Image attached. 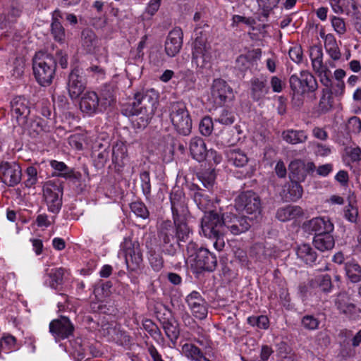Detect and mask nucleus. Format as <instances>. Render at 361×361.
I'll return each mask as SVG.
<instances>
[{"label": "nucleus", "instance_id": "obj_32", "mask_svg": "<svg viewBox=\"0 0 361 361\" xmlns=\"http://www.w3.org/2000/svg\"><path fill=\"white\" fill-rule=\"evenodd\" d=\"M283 193L286 201L295 202L302 197V188L299 182L291 180L289 184L285 185Z\"/></svg>", "mask_w": 361, "mask_h": 361}, {"label": "nucleus", "instance_id": "obj_49", "mask_svg": "<svg viewBox=\"0 0 361 361\" xmlns=\"http://www.w3.org/2000/svg\"><path fill=\"white\" fill-rule=\"evenodd\" d=\"M165 332L171 341L176 342L179 337L180 330L178 324H173L171 322L168 323L164 326Z\"/></svg>", "mask_w": 361, "mask_h": 361}, {"label": "nucleus", "instance_id": "obj_16", "mask_svg": "<svg viewBox=\"0 0 361 361\" xmlns=\"http://www.w3.org/2000/svg\"><path fill=\"white\" fill-rule=\"evenodd\" d=\"M74 326L70 319L64 316L52 320L49 324V331L56 340H63L71 336Z\"/></svg>", "mask_w": 361, "mask_h": 361}, {"label": "nucleus", "instance_id": "obj_4", "mask_svg": "<svg viewBox=\"0 0 361 361\" xmlns=\"http://www.w3.org/2000/svg\"><path fill=\"white\" fill-rule=\"evenodd\" d=\"M32 68L37 82L42 86H48L54 78L56 61L52 55L38 51L32 59Z\"/></svg>", "mask_w": 361, "mask_h": 361}, {"label": "nucleus", "instance_id": "obj_13", "mask_svg": "<svg viewBox=\"0 0 361 361\" xmlns=\"http://www.w3.org/2000/svg\"><path fill=\"white\" fill-rule=\"evenodd\" d=\"M82 69L76 66L72 68L68 78L67 88L72 99H78L86 88V80Z\"/></svg>", "mask_w": 361, "mask_h": 361}, {"label": "nucleus", "instance_id": "obj_42", "mask_svg": "<svg viewBox=\"0 0 361 361\" xmlns=\"http://www.w3.org/2000/svg\"><path fill=\"white\" fill-rule=\"evenodd\" d=\"M346 274L350 281L356 283L361 279V268L357 264H348L345 267Z\"/></svg>", "mask_w": 361, "mask_h": 361}, {"label": "nucleus", "instance_id": "obj_48", "mask_svg": "<svg viewBox=\"0 0 361 361\" xmlns=\"http://www.w3.org/2000/svg\"><path fill=\"white\" fill-rule=\"evenodd\" d=\"M126 147L123 144H116L112 148V160L118 163L122 161L126 156Z\"/></svg>", "mask_w": 361, "mask_h": 361}, {"label": "nucleus", "instance_id": "obj_8", "mask_svg": "<svg viewBox=\"0 0 361 361\" xmlns=\"http://www.w3.org/2000/svg\"><path fill=\"white\" fill-rule=\"evenodd\" d=\"M158 93L154 89L142 90L134 95V101L127 106L140 112L154 114L158 101Z\"/></svg>", "mask_w": 361, "mask_h": 361}, {"label": "nucleus", "instance_id": "obj_21", "mask_svg": "<svg viewBox=\"0 0 361 361\" xmlns=\"http://www.w3.org/2000/svg\"><path fill=\"white\" fill-rule=\"evenodd\" d=\"M171 210L173 213V224L176 226V235L177 240H179V228L180 227V219L179 208L180 207V190L179 187L175 186L170 195Z\"/></svg>", "mask_w": 361, "mask_h": 361}, {"label": "nucleus", "instance_id": "obj_23", "mask_svg": "<svg viewBox=\"0 0 361 361\" xmlns=\"http://www.w3.org/2000/svg\"><path fill=\"white\" fill-rule=\"evenodd\" d=\"M124 114L128 116H133L131 120L132 125L134 128L142 130L147 127L149 121L152 119L154 114H148L146 112H140L132 109L130 108H126Z\"/></svg>", "mask_w": 361, "mask_h": 361}, {"label": "nucleus", "instance_id": "obj_1", "mask_svg": "<svg viewBox=\"0 0 361 361\" xmlns=\"http://www.w3.org/2000/svg\"><path fill=\"white\" fill-rule=\"evenodd\" d=\"M194 200L198 207L204 212L201 220L202 232L213 242L214 247L219 251L224 247V236L228 233L239 235L248 231L251 226L250 220L253 217L248 218L231 213L220 216L214 211L213 198L207 194L197 192L195 194Z\"/></svg>", "mask_w": 361, "mask_h": 361}, {"label": "nucleus", "instance_id": "obj_47", "mask_svg": "<svg viewBox=\"0 0 361 361\" xmlns=\"http://www.w3.org/2000/svg\"><path fill=\"white\" fill-rule=\"evenodd\" d=\"M198 178L203 187L210 189L214 183L215 175L212 171H206L202 173L200 176H198Z\"/></svg>", "mask_w": 361, "mask_h": 361}, {"label": "nucleus", "instance_id": "obj_53", "mask_svg": "<svg viewBox=\"0 0 361 361\" xmlns=\"http://www.w3.org/2000/svg\"><path fill=\"white\" fill-rule=\"evenodd\" d=\"M351 20L355 30L361 34V7L353 6Z\"/></svg>", "mask_w": 361, "mask_h": 361}, {"label": "nucleus", "instance_id": "obj_31", "mask_svg": "<svg viewBox=\"0 0 361 361\" xmlns=\"http://www.w3.org/2000/svg\"><path fill=\"white\" fill-rule=\"evenodd\" d=\"M50 165L54 169L60 172L58 176L75 180L80 179L82 176L80 172H75L73 169L68 168L63 162L52 160L50 161Z\"/></svg>", "mask_w": 361, "mask_h": 361}, {"label": "nucleus", "instance_id": "obj_57", "mask_svg": "<svg viewBox=\"0 0 361 361\" xmlns=\"http://www.w3.org/2000/svg\"><path fill=\"white\" fill-rule=\"evenodd\" d=\"M193 222V220L190 218V219H187L186 222L182 221V240L185 237L187 239L190 238V235H192V228L193 226L192 225V223Z\"/></svg>", "mask_w": 361, "mask_h": 361}, {"label": "nucleus", "instance_id": "obj_12", "mask_svg": "<svg viewBox=\"0 0 361 361\" xmlns=\"http://www.w3.org/2000/svg\"><path fill=\"white\" fill-rule=\"evenodd\" d=\"M234 93L233 89L223 80H214L211 89L209 99L216 106H221L226 102L233 100Z\"/></svg>", "mask_w": 361, "mask_h": 361}, {"label": "nucleus", "instance_id": "obj_11", "mask_svg": "<svg viewBox=\"0 0 361 361\" xmlns=\"http://www.w3.org/2000/svg\"><path fill=\"white\" fill-rule=\"evenodd\" d=\"M235 207L238 210L254 215L256 218L261 212V200L255 192L246 191L235 199Z\"/></svg>", "mask_w": 361, "mask_h": 361}, {"label": "nucleus", "instance_id": "obj_51", "mask_svg": "<svg viewBox=\"0 0 361 361\" xmlns=\"http://www.w3.org/2000/svg\"><path fill=\"white\" fill-rule=\"evenodd\" d=\"M186 303L190 308L191 311L200 305L204 302L203 299L200 297L199 293L194 291L188 295L185 299Z\"/></svg>", "mask_w": 361, "mask_h": 361}, {"label": "nucleus", "instance_id": "obj_62", "mask_svg": "<svg viewBox=\"0 0 361 361\" xmlns=\"http://www.w3.org/2000/svg\"><path fill=\"white\" fill-rule=\"evenodd\" d=\"M192 313L196 318L199 319H204L207 314V309L205 305V302L197 305L196 308L192 310Z\"/></svg>", "mask_w": 361, "mask_h": 361}, {"label": "nucleus", "instance_id": "obj_5", "mask_svg": "<svg viewBox=\"0 0 361 361\" xmlns=\"http://www.w3.org/2000/svg\"><path fill=\"white\" fill-rule=\"evenodd\" d=\"M293 103L300 106L302 103V97L310 92H314L318 87L315 78L308 71H301L300 75H292L289 78Z\"/></svg>", "mask_w": 361, "mask_h": 361}, {"label": "nucleus", "instance_id": "obj_56", "mask_svg": "<svg viewBox=\"0 0 361 361\" xmlns=\"http://www.w3.org/2000/svg\"><path fill=\"white\" fill-rule=\"evenodd\" d=\"M142 188L145 194H149L151 190L150 178L149 172L145 171L140 173Z\"/></svg>", "mask_w": 361, "mask_h": 361}, {"label": "nucleus", "instance_id": "obj_7", "mask_svg": "<svg viewBox=\"0 0 361 361\" xmlns=\"http://www.w3.org/2000/svg\"><path fill=\"white\" fill-rule=\"evenodd\" d=\"M209 27L207 23H201L195 30V39L192 51V59L197 66L204 67L209 60V56L207 51V33L202 29Z\"/></svg>", "mask_w": 361, "mask_h": 361}, {"label": "nucleus", "instance_id": "obj_64", "mask_svg": "<svg viewBox=\"0 0 361 361\" xmlns=\"http://www.w3.org/2000/svg\"><path fill=\"white\" fill-rule=\"evenodd\" d=\"M357 215V209L353 207L351 204H349L347 209L345 210V217L350 222H355Z\"/></svg>", "mask_w": 361, "mask_h": 361}, {"label": "nucleus", "instance_id": "obj_24", "mask_svg": "<svg viewBox=\"0 0 361 361\" xmlns=\"http://www.w3.org/2000/svg\"><path fill=\"white\" fill-rule=\"evenodd\" d=\"M180 49V30H171L165 43V50L169 56H174Z\"/></svg>", "mask_w": 361, "mask_h": 361}, {"label": "nucleus", "instance_id": "obj_17", "mask_svg": "<svg viewBox=\"0 0 361 361\" xmlns=\"http://www.w3.org/2000/svg\"><path fill=\"white\" fill-rule=\"evenodd\" d=\"M102 334L108 341L114 342L118 345L126 346L130 343V336L121 329L120 326L116 324L103 326Z\"/></svg>", "mask_w": 361, "mask_h": 361}, {"label": "nucleus", "instance_id": "obj_18", "mask_svg": "<svg viewBox=\"0 0 361 361\" xmlns=\"http://www.w3.org/2000/svg\"><path fill=\"white\" fill-rule=\"evenodd\" d=\"M302 227L306 232H314L316 235L331 233L334 228L333 223L326 217L313 218L305 222Z\"/></svg>", "mask_w": 361, "mask_h": 361}, {"label": "nucleus", "instance_id": "obj_52", "mask_svg": "<svg viewBox=\"0 0 361 361\" xmlns=\"http://www.w3.org/2000/svg\"><path fill=\"white\" fill-rule=\"evenodd\" d=\"M26 176L27 178L25 179L24 184L27 188H31L34 185L36 184L37 178V171L35 167L34 166H29L26 169Z\"/></svg>", "mask_w": 361, "mask_h": 361}, {"label": "nucleus", "instance_id": "obj_37", "mask_svg": "<svg viewBox=\"0 0 361 361\" xmlns=\"http://www.w3.org/2000/svg\"><path fill=\"white\" fill-rule=\"evenodd\" d=\"M101 105L104 106H111L115 101L114 91L112 86L104 85L100 91Z\"/></svg>", "mask_w": 361, "mask_h": 361}, {"label": "nucleus", "instance_id": "obj_34", "mask_svg": "<svg viewBox=\"0 0 361 361\" xmlns=\"http://www.w3.org/2000/svg\"><path fill=\"white\" fill-rule=\"evenodd\" d=\"M260 55V49L253 50L246 55H240L236 59L235 66L241 71H245L249 68L250 60L252 59H259Z\"/></svg>", "mask_w": 361, "mask_h": 361}, {"label": "nucleus", "instance_id": "obj_19", "mask_svg": "<svg viewBox=\"0 0 361 361\" xmlns=\"http://www.w3.org/2000/svg\"><path fill=\"white\" fill-rule=\"evenodd\" d=\"M335 305L340 313L351 316L356 312V305L353 300L346 292L339 293L335 299Z\"/></svg>", "mask_w": 361, "mask_h": 361}, {"label": "nucleus", "instance_id": "obj_30", "mask_svg": "<svg viewBox=\"0 0 361 361\" xmlns=\"http://www.w3.org/2000/svg\"><path fill=\"white\" fill-rule=\"evenodd\" d=\"M290 178L296 182L304 181L307 175L305 163L301 160L292 161L289 165Z\"/></svg>", "mask_w": 361, "mask_h": 361}, {"label": "nucleus", "instance_id": "obj_2", "mask_svg": "<svg viewBox=\"0 0 361 361\" xmlns=\"http://www.w3.org/2000/svg\"><path fill=\"white\" fill-rule=\"evenodd\" d=\"M310 59L313 70L316 72L321 83L326 87L322 90V96L319 103V109L326 113L332 107L333 98L332 90V73L328 67L323 63L322 49L319 46H312L310 48Z\"/></svg>", "mask_w": 361, "mask_h": 361}, {"label": "nucleus", "instance_id": "obj_40", "mask_svg": "<svg viewBox=\"0 0 361 361\" xmlns=\"http://www.w3.org/2000/svg\"><path fill=\"white\" fill-rule=\"evenodd\" d=\"M312 282L323 292H330L333 287L331 279L328 274L319 276Z\"/></svg>", "mask_w": 361, "mask_h": 361}, {"label": "nucleus", "instance_id": "obj_26", "mask_svg": "<svg viewBox=\"0 0 361 361\" xmlns=\"http://www.w3.org/2000/svg\"><path fill=\"white\" fill-rule=\"evenodd\" d=\"M268 92L269 87L267 85L266 80H261L257 78L250 80V95L253 100L262 99Z\"/></svg>", "mask_w": 361, "mask_h": 361}, {"label": "nucleus", "instance_id": "obj_35", "mask_svg": "<svg viewBox=\"0 0 361 361\" xmlns=\"http://www.w3.org/2000/svg\"><path fill=\"white\" fill-rule=\"evenodd\" d=\"M283 138L287 142L295 145L305 142L307 136L303 130H290L283 133Z\"/></svg>", "mask_w": 361, "mask_h": 361}, {"label": "nucleus", "instance_id": "obj_3", "mask_svg": "<svg viewBox=\"0 0 361 361\" xmlns=\"http://www.w3.org/2000/svg\"><path fill=\"white\" fill-rule=\"evenodd\" d=\"M185 266L193 272L213 271L217 264L216 256L207 249L199 247L192 240L187 244L184 252Z\"/></svg>", "mask_w": 361, "mask_h": 361}, {"label": "nucleus", "instance_id": "obj_55", "mask_svg": "<svg viewBox=\"0 0 361 361\" xmlns=\"http://www.w3.org/2000/svg\"><path fill=\"white\" fill-rule=\"evenodd\" d=\"M216 121L223 125H231L234 122V116L226 110H224L219 116L216 118Z\"/></svg>", "mask_w": 361, "mask_h": 361}, {"label": "nucleus", "instance_id": "obj_36", "mask_svg": "<svg viewBox=\"0 0 361 361\" xmlns=\"http://www.w3.org/2000/svg\"><path fill=\"white\" fill-rule=\"evenodd\" d=\"M324 47L330 57L334 60H338L341 57V52L336 41L333 35H327L325 38Z\"/></svg>", "mask_w": 361, "mask_h": 361}, {"label": "nucleus", "instance_id": "obj_14", "mask_svg": "<svg viewBox=\"0 0 361 361\" xmlns=\"http://www.w3.org/2000/svg\"><path fill=\"white\" fill-rule=\"evenodd\" d=\"M22 178L20 166L16 162H1L0 164V180L8 187L18 185Z\"/></svg>", "mask_w": 361, "mask_h": 361}, {"label": "nucleus", "instance_id": "obj_27", "mask_svg": "<svg viewBox=\"0 0 361 361\" xmlns=\"http://www.w3.org/2000/svg\"><path fill=\"white\" fill-rule=\"evenodd\" d=\"M228 162L236 167H244L249 159L245 152L239 148L229 149L226 151Z\"/></svg>", "mask_w": 361, "mask_h": 361}, {"label": "nucleus", "instance_id": "obj_45", "mask_svg": "<svg viewBox=\"0 0 361 361\" xmlns=\"http://www.w3.org/2000/svg\"><path fill=\"white\" fill-rule=\"evenodd\" d=\"M130 209L136 216L142 219H147L149 216V212L146 206L141 202L131 203Z\"/></svg>", "mask_w": 361, "mask_h": 361}, {"label": "nucleus", "instance_id": "obj_63", "mask_svg": "<svg viewBox=\"0 0 361 361\" xmlns=\"http://www.w3.org/2000/svg\"><path fill=\"white\" fill-rule=\"evenodd\" d=\"M184 119L185 127L182 128V135H187L191 132L192 129V120L190 118L188 111H185L182 109V119Z\"/></svg>", "mask_w": 361, "mask_h": 361}, {"label": "nucleus", "instance_id": "obj_10", "mask_svg": "<svg viewBox=\"0 0 361 361\" xmlns=\"http://www.w3.org/2000/svg\"><path fill=\"white\" fill-rule=\"evenodd\" d=\"M125 252L126 263L128 269L135 271L142 264V255L140 245L137 242H133L130 238H125L121 245Z\"/></svg>", "mask_w": 361, "mask_h": 361}, {"label": "nucleus", "instance_id": "obj_46", "mask_svg": "<svg viewBox=\"0 0 361 361\" xmlns=\"http://www.w3.org/2000/svg\"><path fill=\"white\" fill-rule=\"evenodd\" d=\"M180 104L178 102L173 103L171 106V112L170 114L171 121L177 131H179L180 124Z\"/></svg>", "mask_w": 361, "mask_h": 361}, {"label": "nucleus", "instance_id": "obj_54", "mask_svg": "<svg viewBox=\"0 0 361 361\" xmlns=\"http://www.w3.org/2000/svg\"><path fill=\"white\" fill-rule=\"evenodd\" d=\"M347 128L351 133H359L361 131V120L357 116L350 118L347 124Z\"/></svg>", "mask_w": 361, "mask_h": 361}, {"label": "nucleus", "instance_id": "obj_6", "mask_svg": "<svg viewBox=\"0 0 361 361\" xmlns=\"http://www.w3.org/2000/svg\"><path fill=\"white\" fill-rule=\"evenodd\" d=\"M81 45L87 53L94 54L98 60L107 61V50L102 45V40L97 36L94 32L89 28H85L81 32Z\"/></svg>", "mask_w": 361, "mask_h": 361}, {"label": "nucleus", "instance_id": "obj_43", "mask_svg": "<svg viewBox=\"0 0 361 361\" xmlns=\"http://www.w3.org/2000/svg\"><path fill=\"white\" fill-rule=\"evenodd\" d=\"M182 352L187 357L191 358L195 361H197V357L200 356H203L200 349L191 343H185L182 345Z\"/></svg>", "mask_w": 361, "mask_h": 361}, {"label": "nucleus", "instance_id": "obj_29", "mask_svg": "<svg viewBox=\"0 0 361 361\" xmlns=\"http://www.w3.org/2000/svg\"><path fill=\"white\" fill-rule=\"evenodd\" d=\"M23 128L28 132L30 135L33 137L39 135L41 133L48 130V126L45 121L40 118H36L28 122L25 126H20Z\"/></svg>", "mask_w": 361, "mask_h": 361}, {"label": "nucleus", "instance_id": "obj_33", "mask_svg": "<svg viewBox=\"0 0 361 361\" xmlns=\"http://www.w3.org/2000/svg\"><path fill=\"white\" fill-rule=\"evenodd\" d=\"M296 254L307 264H313L317 259V253L309 244L299 245Z\"/></svg>", "mask_w": 361, "mask_h": 361}, {"label": "nucleus", "instance_id": "obj_28", "mask_svg": "<svg viewBox=\"0 0 361 361\" xmlns=\"http://www.w3.org/2000/svg\"><path fill=\"white\" fill-rule=\"evenodd\" d=\"M331 233L315 235L313 240L314 247L322 251L331 250L334 248L335 240Z\"/></svg>", "mask_w": 361, "mask_h": 361}, {"label": "nucleus", "instance_id": "obj_20", "mask_svg": "<svg viewBox=\"0 0 361 361\" xmlns=\"http://www.w3.org/2000/svg\"><path fill=\"white\" fill-rule=\"evenodd\" d=\"M99 106V97L95 92H86L81 97L80 108L87 114L96 113Z\"/></svg>", "mask_w": 361, "mask_h": 361}, {"label": "nucleus", "instance_id": "obj_44", "mask_svg": "<svg viewBox=\"0 0 361 361\" xmlns=\"http://www.w3.org/2000/svg\"><path fill=\"white\" fill-rule=\"evenodd\" d=\"M247 322L250 325L257 326L262 329H267L269 327V319L267 316H252L247 318Z\"/></svg>", "mask_w": 361, "mask_h": 361}, {"label": "nucleus", "instance_id": "obj_41", "mask_svg": "<svg viewBox=\"0 0 361 361\" xmlns=\"http://www.w3.org/2000/svg\"><path fill=\"white\" fill-rule=\"evenodd\" d=\"M320 321L312 314H307L301 319L302 326L308 331H314L319 328Z\"/></svg>", "mask_w": 361, "mask_h": 361}, {"label": "nucleus", "instance_id": "obj_59", "mask_svg": "<svg viewBox=\"0 0 361 361\" xmlns=\"http://www.w3.org/2000/svg\"><path fill=\"white\" fill-rule=\"evenodd\" d=\"M253 250L255 252L259 260H263L266 259L268 255H271V251L267 250L262 244L255 245Z\"/></svg>", "mask_w": 361, "mask_h": 361}, {"label": "nucleus", "instance_id": "obj_50", "mask_svg": "<svg viewBox=\"0 0 361 361\" xmlns=\"http://www.w3.org/2000/svg\"><path fill=\"white\" fill-rule=\"evenodd\" d=\"M213 130V122L210 117L205 116L200 123V131L204 136L209 135Z\"/></svg>", "mask_w": 361, "mask_h": 361}, {"label": "nucleus", "instance_id": "obj_39", "mask_svg": "<svg viewBox=\"0 0 361 361\" xmlns=\"http://www.w3.org/2000/svg\"><path fill=\"white\" fill-rule=\"evenodd\" d=\"M63 274L64 271L61 268L51 269L48 274L50 279L49 281L50 287L56 288L59 285H61L63 282Z\"/></svg>", "mask_w": 361, "mask_h": 361}, {"label": "nucleus", "instance_id": "obj_38", "mask_svg": "<svg viewBox=\"0 0 361 361\" xmlns=\"http://www.w3.org/2000/svg\"><path fill=\"white\" fill-rule=\"evenodd\" d=\"M51 34L55 41L60 43L65 42L66 32L61 22H51Z\"/></svg>", "mask_w": 361, "mask_h": 361}, {"label": "nucleus", "instance_id": "obj_25", "mask_svg": "<svg viewBox=\"0 0 361 361\" xmlns=\"http://www.w3.org/2000/svg\"><path fill=\"white\" fill-rule=\"evenodd\" d=\"M302 209L296 205H288L284 207L279 208L276 214V217L281 221L285 222L297 217L302 216Z\"/></svg>", "mask_w": 361, "mask_h": 361}, {"label": "nucleus", "instance_id": "obj_9", "mask_svg": "<svg viewBox=\"0 0 361 361\" xmlns=\"http://www.w3.org/2000/svg\"><path fill=\"white\" fill-rule=\"evenodd\" d=\"M43 195L49 211L56 213L62 205L63 188L61 183L48 181L43 186Z\"/></svg>", "mask_w": 361, "mask_h": 361}, {"label": "nucleus", "instance_id": "obj_22", "mask_svg": "<svg viewBox=\"0 0 361 361\" xmlns=\"http://www.w3.org/2000/svg\"><path fill=\"white\" fill-rule=\"evenodd\" d=\"M188 150L192 159L200 162L205 159L207 152L204 141L200 137L190 139L188 143Z\"/></svg>", "mask_w": 361, "mask_h": 361}, {"label": "nucleus", "instance_id": "obj_15", "mask_svg": "<svg viewBox=\"0 0 361 361\" xmlns=\"http://www.w3.org/2000/svg\"><path fill=\"white\" fill-rule=\"evenodd\" d=\"M30 102L23 97H16L11 102V112L19 126H25L30 114Z\"/></svg>", "mask_w": 361, "mask_h": 361}, {"label": "nucleus", "instance_id": "obj_58", "mask_svg": "<svg viewBox=\"0 0 361 361\" xmlns=\"http://www.w3.org/2000/svg\"><path fill=\"white\" fill-rule=\"evenodd\" d=\"M330 337L326 331H322L317 334L316 336V342L321 347H326L330 344Z\"/></svg>", "mask_w": 361, "mask_h": 361}, {"label": "nucleus", "instance_id": "obj_60", "mask_svg": "<svg viewBox=\"0 0 361 361\" xmlns=\"http://www.w3.org/2000/svg\"><path fill=\"white\" fill-rule=\"evenodd\" d=\"M331 23L334 30L340 35L343 34L345 30V24L344 20L338 17H334L331 19Z\"/></svg>", "mask_w": 361, "mask_h": 361}, {"label": "nucleus", "instance_id": "obj_61", "mask_svg": "<svg viewBox=\"0 0 361 361\" xmlns=\"http://www.w3.org/2000/svg\"><path fill=\"white\" fill-rule=\"evenodd\" d=\"M288 54L291 60L297 63H299L302 61V51L300 47L290 48Z\"/></svg>", "mask_w": 361, "mask_h": 361}]
</instances>
